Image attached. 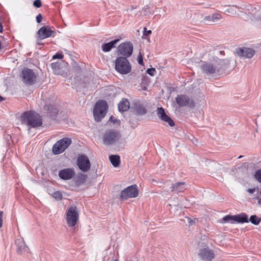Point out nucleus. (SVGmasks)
Segmentation results:
<instances>
[{
    "label": "nucleus",
    "mask_w": 261,
    "mask_h": 261,
    "mask_svg": "<svg viewBox=\"0 0 261 261\" xmlns=\"http://www.w3.org/2000/svg\"><path fill=\"white\" fill-rule=\"evenodd\" d=\"M121 138V134L119 131L115 129H109L106 130L103 136V144L107 145H112L118 141Z\"/></svg>",
    "instance_id": "423d86ee"
},
{
    "label": "nucleus",
    "mask_w": 261,
    "mask_h": 261,
    "mask_svg": "<svg viewBox=\"0 0 261 261\" xmlns=\"http://www.w3.org/2000/svg\"><path fill=\"white\" fill-rule=\"evenodd\" d=\"M36 21L37 23H40L42 19V15L41 14H39L36 16Z\"/></svg>",
    "instance_id": "a19ab883"
},
{
    "label": "nucleus",
    "mask_w": 261,
    "mask_h": 261,
    "mask_svg": "<svg viewBox=\"0 0 261 261\" xmlns=\"http://www.w3.org/2000/svg\"><path fill=\"white\" fill-rule=\"evenodd\" d=\"M234 222V215H226L218 221V223L222 224L226 223L228 222L231 224H233Z\"/></svg>",
    "instance_id": "bb28decb"
},
{
    "label": "nucleus",
    "mask_w": 261,
    "mask_h": 261,
    "mask_svg": "<svg viewBox=\"0 0 261 261\" xmlns=\"http://www.w3.org/2000/svg\"><path fill=\"white\" fill-rule=\"evenodd\" d=\"M176 101L180 107L188 106L190 108H194L196 105L194 101L190 99L186 95H178L176 98Z\"/></svg>",
    "instance_id": "f8f14e48"
},
{
    "label": "nucleus",
    "mask_w": 261,
    "mask_h": 261,
    "mask_svg": "<svg viewBox=\"0 0 261 261\" xmlns=\"http://www.w3.org/2000/svg\"><path fill=\"white\" fill-rule=\"evenodd\" d=\"M230 66L228 59H220L214 58L210 62H205L201 65V69L206 75L220 74L224 73Z\"/></svg>",
    "instance_id": "f257e3e1"
},
{
    "label": "nucleus",
    "mask_w": 261,
    "mask_h": 261,
    "mask_svg": "<svg viewBox=\"0 0 261 261\" xmlns=\"http://www.w3.org/2000/svg\"><path fill=\"white\" fill-rule=\"evenodd\" d=\"M255 179L259 182L261 183V169L256 171L254 175Z\"/></svg>",
    "instance_id": "72a5a7b5"
},
{
    "label": "nucleus",
    "mask_w": 261,
    "mask_h": 261,
    "mask_svg": "<svg viewBox=\"0 0 261 261\" xmlns=\"http://www.w3.org/2000/svg\"><path fill=\"white\" fill-rule=\"evenodd\" d=\"M234 221L238 223H247L249 222L248 216L244 213L234 215Z\"/></svg>",
    "instance_id": "b1692460"
},
{
    "label": "nucleus",
    "mask_w": 261,
    "mask_h": 261,
    "mask_svg": "<svg viewBox=\"0 0 261 261\" xmlns=\"http://www.w3.org/2000/svg\"><path fill=\"white\" fill-rule=\"evenodd\" d=\"M15 244L17 247V251L19 253H22L23 252H28L29 251V248L23 240L17 239L15 241Z\"/></svg>",
    "instance_id": "6ab92c4d"
},
{
    "label": "nucleus",
    "mask_w": 261,
    "mask_h": 261,
    "mask_svg": "<svg viewBox=\"0 0 261 261\" xmlns=\"http://www.w3.org/2000/svg\"><path fill=\"white\" fill-rule=\"evenodd\" d=\"M44 109L48 111V113L51 117L55 116L59 111L57 107L51 105H45Z\"/></svg>",
    "instance_id": "393cba45"
},
{
    "label": "nucleus",
    "mask_w": 261,
    "mask_h": 261,
    "mask_svg": "<svg viewBox=\"0 0 261 261\" xmlns=\"http://www.w3.org/2000/svg\"><path fill=\"white\" fill-rule=\"evenodd\" d=\"M155 71H156L154 68H148L146 70V72L151 76L154 75Z\"/></svg>",
    "instance_id": "e433bc0d"
},
{
    "label": "nucleus",
    "mask_w": 261,
    "mask_h": 261,
    "mask_svg": "<svg viewBox=\"0 0 261 261\" xmlns=\"http://www.w3.org/2000/svg\"><path fill=\"white\" fill-rule=\"evenodd\" d=\"M204 20H206L207 21H212V18H211V16H207L205 17Z\"/></svg>",
    "instance_id": "a18cd8bd"
},
{
    "label": "nucleus",
    "mask_w": 261,
    "mask_h": 261,
    "mask_svg": "<svg viewBox=\"0 0 261 261\" xmlns=\"http://www.w3.org/2000/svg\"><path fill=\"white\" fill-rule=\"evenodd\" d=\"M52 196L55 199H58V200L62 199V196H63L62 193L60 191H59L54 192L53 193Z\"/></svg>",
    "instance_id": "2f4dec72"
},
{
    "label": "nucleus",
    "mask_w": 261,
    "mask_h": 261,
    "mask_svg": "<svg viewBox=\"0 0 261 261\" xmlns=\"http://www.w3.org/2000/svg\"><path fill=\"white\" fill-rule=\"evenodd\" d=\"M3 31V26L2 23L0 22V33H2Z\"/></svg>",
    "instance_id": "09e8293b"
},
{
    "label": "nucleus",
    "mask_w": 261,
    "mask_h": 261,
    "mask_svg": "<svg viewBox=\"0 0 261 261\" xmlns=\"http://www.w3.org/2000/svg\"><path fill=\"white\" fill-rule=\"evenodd\" d=\"M20 121L22 124H26L29 128L38 127L42 124L40 115L32 111L24 112L21 116Z\"/></svg>",
    "instance_id": "f03ea898"
},
{
    "label": "nucleus",
    "mask_w": 261,
    "mask_h": 261,
    "mask_svg": "<svg viewBox=\"0 0 261 261\" xmlns=\"http://www.w3.org/2000/svg\"><path fill=\"white\" fill-rule=\"evenodd\" d=\"M20 77L23 83L27 85H33L36 81V74L32 69L28 68L22 69Z\"/></svg>",
    "instance_id": "6e6552de"
},
{
    "label": "nucleus",
    "mask_w": 261,
    "mask_h": 261,
    "mask_svg": "<svg viewBox=\"0 0 261 261\" xmlns=\"http://www.w3.org/2000/svg\"><path fill=\"white\" fill-rule=\"evenodd\" d=\"M3 212L2 211H0V228L2 227L3 225Z\"/></svg>",
    "instance_id": "37998d69"
},
{
    "label": "nucleus",
    "mask_w": 261,
    "mask_h": 261,
    "mask_svg": "<svg viewBox=\"0 0 261 261\" xmlns=\"http://www.w3.org/2000/svg\"><path fill=\"white\" fill-rule=\"evenodd\" d=\"M258 202L259 203H260V199H258Z\"/></svg>",
    "instance_id": "5fc2aeb1"
},
{
    "label": "nucleus",
    "mask_w": 261,
    "mask_h": 261,
    "mask_svg": "<svg viewBox=\"0 0 261 261\" xmlns=\"http://www.w3.org/2000/svg\"><path fill=\"white\" fill-rule=\"evenodd\" d=\"M220 53L221 54H222L223 53H224V51H221Z\"/></svg>",
    "instance_id": "13d9d810"
},
{
    "label": "nucleus",
    "mask_w": 261,
    "mask_h": 261,
    "mask_svg": "<svg viewBox=\"0 0 261 261\" xmlns=\"http://www.w3.org/2000/svg\"><path fill=\"white\" fill-rule=\"evenodd\" d=\"M211 17L212 18V22H216L222 18L221 15L219 13L214 14L213 15L211 16Z\"/></svg>",
    "instance_id": "473e14b6"
},
{
    "label": "nucleus",
    "mask_w": 261,
    "mask_h": 261,
    "mask_svg": "<svg viewBox=\"0 0 261 261\" xmlns=\"http://www.w3.org/2000/svg\"><path fill=\"white\" fill-rule=\"evenodd\" d=\"M117 53L122 55V57L127 58L131 56L133 51V45L129 41L120 44L117 47Z\"/></svg>",
    "instance_id": "1a4fd4ad"
},
{
    "label": "nucleus",
    "mask_w": 261,
    "mask_h": 261,
    "mask_svg": "<svg viewBox=\"0 0 261 261\" xmlns=\"http://www.w3.org/2000/svg\"><path fill=\"white\" fill-rule=\"evenodd\" d=\"M255 188H252V189H248L247 190V192L250 194H252V193H253L254 192H255Z\"/></svg>",
    "instance_id": "49530a36"
},
{
    "label": "nucleus",
    "mask_w": 261,
    "mask_h": 261,
    "mask_svg": "<svg viewBox=\"0 0 261 261\" xmlns=\"http://www.w3.org/2000/svg\"><path fill=\"white\" fill-rule=\"evenodd\" d=\"M2 48V43H1V41H0V49Z\"/></svg>",
    "instance_id": "864d4df0"
},
{
    "label": "nucleus",
    "mask_w": 261,
    "mask_h": 261,
    "mask_svg": "<svg viewBox=\"0 0 261 261\" xmlns=\"http://www.w3.org/2000/svg\"><path fill=\"white\" fill-rule=\"evenodd\" d=\"M247 9V10H248L249 11V13L252 15V13H253V11L254 10H256V8L250 6V7H249V8H248Z\"/></svg>",
    "instance_id": "79ce46f5"
},
{
    "label": "nucleus",
    "mask_w": 261,
    "mask_h": 261,
    "mask_svg": "<svg viewBox=\"0 0 261 261\" xmlns=\"http://www.w3.org/2000/svg\"><path fill=\"white\" fill-rule=\"evenodd\" d=\"M66 221L69 227H74L79 219V214L77 208L75 205L70 206L66 213Z\"/></svg>",
    "instance_id": "0eeeda50"
},
{
    "label": "nucleus",
    "mask_w": 261,
    "mask_h": 261,
    "mask_svg": "<svg viewBox=\"0 0 261 261\" xmlns=\"http://www.w3.org/2000/svg\"><path fill=\"white\" fill-rule=\"evenodd\" d=\"M151 34V30H147L146 28H144V31H143V36L146 37H148L149 35H150Z\"/></svg>",
    "instance_id": "58836bf2"
},
{
    "label": "nucleus",
    "mask_w": 261,
    "mask_h": 261,
    "mask_svg": "<svg viewBox=\"0 0 261 261\" xmlns=\"http://www.w3.org/2000/svg\"><path fill=\"white\" fill-rule=\"evenodd\" d=\"M76 165L79 169L84 172H88L91 167V163L85 154H80L77 158Z\"/></svg>",
    "instance_id": "9b49d317"
},
{
    "label": "nucleus",
    "mask_w": 261,
    "mask_h": 261,
    "mask_svg": "<svg viewBox=\"0 0 261 261\" xmlns=\"http://www.w3.org/2000/svg\"><path fill=\"white\" fill-rule=\"evenodd\" d=\"M41 40H39L38 38L37 39V44L38 45H42L43 44L40 42Z\"/></svg>",
    "instance_id": "8fccbe9b"
},
{
    "label": "nucleus",
    "mask_w": 261,
    "mask_h": 261,
    "mask_svg": "<svg viewBox=\"0 0 261 261\" xmlns=\"http://www.w3.org/2000/svg\"><path fill=\"white\" fill-rule=\"evenodd\" d=\"M108 107L105 100H99L95 103L93 109V116L95 121L99 122L105 116Z\"/></svg>",
    "instance_id": "20e7f679"
},
{
    "label": "nucleus",
    "mask_w": 261,
    "mask_h": 261,
    "mask_svg": "<svg viewBox=\"0 0 261 261\" xmlns=\"http://www.w3.org/2000/svg\"><path fill=\"white\" fill-rule=\"evenodd\" d=\"M134 110L138 114L140 115H143L147 113L145 106L139 101L134 103Z\"/></svg>",
    "instance_id": "4be33fe9"
},
{
    "label": "nucleus",
    "mask_w": 261,
    "mask_h": 261,
    "mask_svg": "<svg viewBox=\"0 0 261 261\" xmlns=\"http://www.w3.org/2000/svg\"><path fill=\"white\" fill-rule=\"evenodd\" d=\"M115 69L121 74H126L131 71L132 66L127 58L118 57L115 60Z\"/></svg>",
    "instance_id": "7ed1b4c3"
},
{
    "label": "nucleus",
    "mask_w": 261,
    "mask_h": 261,
    "mask_svg": "<svg viewBox=\"0 0 261 261\" xmlns=\"http://www.w3.org/2000/svg\"><path fill=\"white\" fill-rule=\"evenodd\" d=\"M58 175L61 179L68 180L71 179L75 176V172L73 168H67L60 170Z\"/></svg>",
    "instance_id": "4468645a"
},
{
    "label": "nucleus",
    "mask_w": 261,
    "mask_h": 261,
    "mask_svg": "<svg viewBox=\"0 0 261 261\" xmlns=\"http://www.w3.org/2000/svg\"><path fill=\"white\" fill-rule=\"evenodd\" d=\"M55 32L52 31L47 26L41 27L37 32L38 39L43 40L44 39L54 36Z\"/></svg>",
    "instance_id": "2eb2a0df"
},
{
    "label": "nucleus",
    "mask_w": 261,
    "mask_h": 261,
    "mask_svg": "<svg viewBox=\"0 0 261 261\" xmlns=\"http://www.w3.org/2000/svg\"><path fill=\"white\" fill-rule=\"evenodd\" d=\"M149 6L148 5H146L142 9L141 11L140 12H141V14L143 13L144 16H147L151 14V12L149 11Z\"/></svg>",
    "instance_id": "7c9ffc66"
},
{
    "label": "nucleus",
    "mask_w": 261,
    "mask_h": 261,
    "mask_svg": "<svg viewBox=\"0 0 261 261\" xmlns=\"http://www.w3.org/2000/svg\"><path fill=\"white\" fill-rule=\"evenodd\" d=\"M71 143V138L68 137H64L58 140L53 146V153L55 155H58L63 153Z\"/></svg>",
    "instance_id": "39448f33"
},
{
    "label": "nucleus",
    "mask_w": 261,
    "mask_h": 261,
    "mask_svg": "<svg viewBox=\"0 0 261 261\" xmlns=\"http://www.w3.org/2000/svg\"><path fill=\"white\" fill-rule=\"evenodd\" d=\"M187 218L188 219V223H189L190 226H192L193 225H195V220H192V219H191L189 217H187Z\"/></svg>",
    "instance_id": "ea45409f"
},
{
    "label": "nucleus",
    "mask_w": 261,
    "mask_h": 261,
    "mask_svg": "<svg viewBox=\"0 0 261 261\" xmlns=\"http://www.w3.org/2000/svg\"><path fill=\"white\" fill-rule=\"evenodd\" d=\"M87 176L84 174H79L75 178V184L76 186H80L85 184L87 180Z\"/></svg>",
    "instance_id": "a878e982"
},
{
    "label": "nucleus",
    "mask_w": 261,
    "mask_h": 261,
    "mask_svg": "<svg viewBox=\"0 0 261 261\" xmlns=\"http://www.w3.org/2000/svg\"><path fill=\"white\" fill-rule=\"evenodd\" d=\"M200 102L201 103L199 105H203L205 103V100L203 97H202L200 100Z\"/></svg>",
    "instance_id": "de8ad7c7"
},
{
    "label": "nucleus",
    "mask_w": 261,
    "mask_h": 261,
    "mask_svg": "<svg viewBox=\"0 0 261 261\" xmlns=\"http://www.w3.org/2000/svg\"><path fill=\"white\" fill-rule=\"evenodd\" d=\"M156 113L158 117L162 121L167 123L171 127L174 126L175 123L173 120L167 115L164 108L162 107L158 108L156 110Z\"/></svg>",
    "instance_id": "ddd939ff"
},
{
    "label": "nucleus",
    "mask_w": 261,
    "mask_h": 261,
    "mask_svg": "<svg viewBox=\"0 0 261 261\" xmlns=\"http://www.w3.org/2000/svg\"><path fill=\"white\" fill-rule=\"evenodd\" d=\"M120 39H115L109 42L104 43L101 46L102 50L103 52H109L112 48L116 47V44L120 41Z\"/></svg>",
    "instance_id": "aec40b11"
},
{
    "label": "nucleus",
    "mask_w": 261,
    "mask_h": 261,
    "mask_svg": "<svg viewBox=\"0 0 261 261\" xmlns=\"http://www.w3.org/2000/svg\"><path fill=\"white\" fill-rule=\"evenodd\" d=\"M66 64L63 61L56 62L50 64L51 69L54 73L61 74L63 71V68Z\"/></svg>",
    "instance_id": "a211bd4d"
},
{
    "label": "nucleus",
    "mask_w": 261,
    "mask_h": 261,
    "mask_svg": "<svg viewBox=\"0 0 261 261\" xmlns=\"http://www.w3.org/2000/svg\"><path fill=\"white\" fill-rule=\"evenodd\" d=\"M229 7L228 9H227L225 12L230 13L232 15H236L237 14V12L236 11V9H240V8L238 7L236 5H232L228 6Z\"/></svg>",
    "instance_id": "c85d7f7f"
},
{
    "label": "nucleus",
    "mask_w": 261,
    "mask_h": 261,
    "mask_svg": "<svg viewBox=\"0 0 261 261\" xmlns=\"http://www.w3.org/2000/svg\"><path fill=\"white\" fill-rule=\"evenodd\" d=\"M3 100H4V98L0 95V101H3Z\"/></svg>",
    "instance_id": "3c124183"
},
{
    "label": "nucleus",
    "mask_w": 261,
    "mask_h": 261,
    "mask_svg": "<svg viewBox=\"0 0 261 261\" xmlns=\"http://www.w3.org/2000/svg\"><path fill=\"white\" fill-rule=\"evenodd\" d=\"M255 50L251 48L243 47L242 48H239L237 51V54L241 57L251 58L255 54Z\"/></svg>",
    "instance_id": "dca6fc26"
},
{
    "label": "nucleus",
    "mask_w": 261,
    "mask_h": 261,
    "mask_svg": "<svg viewBox=\"0 0 261 261\" xmlns=\"http://www.w3.org/2000/svg\"><path fill=\"white\" fill-rule=\"evenodd\" d=\"M139 191L136 185H133L123 189L120 193V199H127L128 198H135L137 197Z\"/></svg>",
    "instance_id": "9d476101"
},
{
    "label": "nucleus",
    "mask_w": 261,
    "mask_h": 261,
    "mask_svg": "<svg viewBox=\"0 0 261 261\" xmlns=\"http://www.w3.org/2000/svg\"><path fill=\"white\" fill-rule=\"evenodd\" d=\"M186 189V182H177L172 184L171 187V191L178 193L179 192H183Z\"/></svg>",
    "instance_id": "412c9836"
},
{
    "label": "nucleus",
    "mask_w": 261,
    "mask_h": 261,
    "mask_svg": "<svg viewBox=\"0 0 261 261\" xmlns=\"http://www.w3.org/2000/svg\"><path fill=\"white\" fill-rule=\"evenodd\" d=\"M131 8H132V10H133V9H135V8H136V7H134V6H132L131 7Z\"/></svg>",
    "instance_id": "603ef678"
},
{
    "label": "nucleus",
    "mask_w": 261,
    "mask_h": 261,
    "mask_svg": "<svg viewBox=\"0 0 261 261\" xmlns=\"http://www.w3.org/2000/svg\"><path fill=\"white\" fill-rule=\"evenodd\" d=\"M129 102L128 99H122L118 105V110L120 112H123L127 111L129 108Z\"/></svg>",
    "instance_id": "5701e85b"
},
{
    "label": "nucleus",
    "mask_w": 261,
    "mask_h": 261,
    "mask_svg": "<svg viewBox=\"0 0 261 261\" xmlns=\"http://www.w3.org/2000/svg\"><path fill=\"white\" fill-rule=\"evenodd\" d=\"M110 120L113 123H115L116 122H120L119 120H118L117 119L115 118L114 117H113V116H111L110 117Z\"/></svg>",
    "instance_id": "c03bdc74"
},
{
    "label": "nucleus",
    "mask_w": 261,
    "mask_h": 261,
    "mask_svg": "<svg viewBox=\"0 0 261 261\" xmlns=\"http://www.w3.org/2000/svg\"><path fill=\"white\" fill-rule=\"evenodd\" d=\"M199 255L203 260L211 261L214 258V254L211 250L208 248H204L200 250Z\"/></svg>",
    "instance_id": "f3484780"
},
{
    "label": "nucleus",
    "mask_w": 261,
    "mask_h": 261,
    "mask_svg": "<svg viewBox=\"0 0 261 261\" xmlns=\"http://www.w3.org/2000/svg\"><path fill=\"white\" fill-rule=\"evenodd\" d=\"M249 221H250L252 224L257 225L261 221V218L258 217L256 215H252L250 217Z\"/></svg>",
    "instance_id": "c756f323"
},
{
    "label": "nucleus",
    "mask_w": 261,
    "mask_h": 261,
    "mask_svg": "<svg viewBox=\"0 0 261 261\" xmlns=\"http://www.w3.org/2000/svg\"><path fill=\"white\" fill-rule=\"evenodd\" d=\"M33 5L37 8H40L42 6V3L41 0H35L33 2Z\"/></svg>",
    "instance_id": "c9c22d12"
},
{
    "label": "nucleus",
    "mask_w": 261,
    "mask_h": 261,
    "mask_svg": "<svg viewBox=\"0 0 261 261\" xmlns=\"http://www.w3.org/2000/svg\"><path fill=\"white\" fill-rule=\"evenodd\" d=\"M137 60H138V63L140 65H143V56H142L141 53H140V54L138 55Z\"/></svg>",
    "instance_id": "4c0bfd02"
},
{
    "label": "nucleus",
    "mask_w": 261,
    "mask_h": 261,
    "mask_svg": "<svg viewBox=\"0 0 261 261\" xmlns=\"http://www.w3.org/2000/svg\"><path fill=\"white\" fill-rule=\"evenodd\" d=\"M242 158V155H240L238 158H239V159H240V158Z\"/></svg>",
    "instance_id": "6e6d98bb"
},
{
    "label": "nucleus",
    "mask_w": 261,
    "mask_h": 261,
    "mask_svg": "<svg viewBox=\"0 0 261 261\" xmlns=\"http://www.w3.org/2000/svg\"><path fill=\"white\" fill-rule=\"evenodd\" d=\"M258 19L259 20V21H261V17H259V18H258Z\"/></svg>",
    "instance_id": "4d7b16f0"
},
{
    "label": "nucleus",
    "mask_w": 261,
    "mask_h": 261,
    "mask_svg": "<svg viewBox=\"0 0 261 261\" xmlns=\"http://www.w3.org/2000/svg\"><path fill=\"white\" fill-rule=\"evenodd\" d=\"M109 160L115 167H117L120 165V158L118 155H111L109 156Z\"/></svg>",
    "instance_id": "cd10ccee"
},
{
    "label": "nucleus",
    "mask_w": 261,
    "mask_h": 261,
    "mask_svg": "<svg viewBox=\"0 0 261 261\" xmlns=\"http://www.w3.org/2000/svg\"><path fill=\"white\" fill-rule=\"evenodd\" d=\"M64 56L62 53H57L55 55H54L52 59H62L63 58Z\"/></svg>",
    "instance_id": "f704fd0d"
}]
</instances>
